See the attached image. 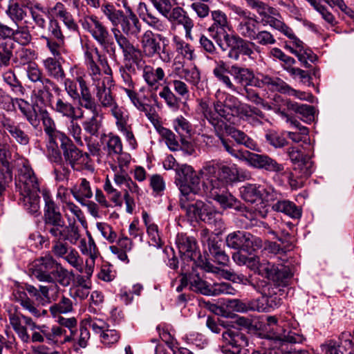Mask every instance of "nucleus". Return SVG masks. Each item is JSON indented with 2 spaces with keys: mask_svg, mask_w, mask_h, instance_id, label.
<instances>
[{
  "mask_svg": "<svg viewBox=\"0 0 354 354\" xmlns=\"http://www.w3.org/2000/svg\"><path fill=\"white\" fill-rule=\"evenodd\" d=\"M207 197L216 201L223 208L243 211L239 201L227 191V185L241 180L238 168L221 163H207L201 169Z\"/></svg>",
  "mask_w": 354,
  "mask_h": 354,
  "instance_id": "f257e3e1",
  "label": "nucleus"
},
{
  "mask_svg": "<svg viewBox=\"0 0 354 354\" xmlns=\"http://www.w3.org/2000/svg\"><path fill=\"white\" fill-rule=\"evenodd\" d=\"M198 109L203 113L204 118L213 126L216 135L218 136L221 141V145L223 149L226 151V148L223 141H227L232 144L234 149L242 150L239 149L236 145L230 139L226 138L223 136V133L226 135L231 136L237 145L245 146L246 148L253 150L259 151V147L255 141L250 138L243 131L236 129L234 127L228 124L224 120L218 119L211 109L208 106V103L204 101H201L198 104Z\"/></svg>",
  "mask_w": 354,
  "mask_h": 354,
  "instance_id": "f03ea898",
  "label": "nucleus"
},
{
  "mask_svg": "<svg viewBox=\"0 0 354 354\" xmlns=\"http://www.w3.org/2000/svg\"><path fill=\"white\" fill-rule=\"evenodd\" d=\"M31 269L32 275L39 281L48 284L56 283L63 287H67L71 283L70 272L51 254H48L37 259Z\"/></svg>",
  "mask_w": 354,
  "mask_h": 354,
  "instance_id": "7ed1b4c3",
  "label": "nucleus"
},
{
  "mask_svg": "<svg viewBox=\"0 0 354 354\" xmlns=\"http://www.w3.org/2000/svg\"><path fill=\"white\" fill-rule=\"evenodd\" d=\"M230 73L239 84L245 87L252 85L258 87L267 86L270 90L279 92H287L290 89L289 86L279 77L259 74L255 78L251 69L237 64L231 66Z\"/></svg>",
  "mask_w": 354,
  "mask_h": 354,
  "instance_id": "20e7f679",
  "label": "nucleus"
},
{
  "mask_svg": "<svg viewBox=\"0 0 354 354\" xmlns=\"http://www.w3.org/2000/svg\"><path fill=\"white\" fill-rule=\"evenodd\" d=\"M167 39L160 34H156L150 30L143 32L140 39V63L143 57L152 59L158 57L164 63H169L173 57V53L165 43Z\"/></svg>",
  "mask_w": 354,
  "mask_h": 354,
  "instance_id": "39448f33",
  "label": "nucleus"
},
{
  "mask_svg": "<svg viewBox=\"0 0 354 354\" xmlns=\"http://www.w3.org/2000/svg\"><path fill=\"white\" fill-rule=\"evenodd\" d=\"M223 142L228 154L239 161L246 162L251 167L274 173H281L284 170L283 164L279 163L267 154L252 153L248 150H236L231 142L225 140Z\"/></svg>",
  "mask_w": 354,
  "mask_h": 354,
  "instance_id": "423d86ee",
  "label": "nucleus"
},
{
  "mask_svg": "<svg viewBox=\"0 0 354 354\" xmlns=\"http://www.w3.org/2000/svg\"><path fill=\"white\" fill-rule=\"evenodd\" d=\"M44 201V221L46 230L54 238L63 236L64 220L49 191L42 190Z\"/></svg>",
  "mask_w": 354,
  "mask_h": 354,
  "instance_id": "0eeeda50",
  "label": "nucleus"
},
{
  "mask_svg": "<svg viewBox=\"0 0 354 354\" xmlns=\"http://www.w3.org/2000/svg\"><path fill=\"white\" fill-rule=\"evenodd\" d=\"M83 29L89 32L93 38L108 53L115 55L116 47L108 28L94 15H86L80 21Z\"/></svg>",
  "mask_w": 354,
  "mask_h": 354,
  "instance_id": "6e6552de",
  "label": "nucleus"
},
{
  "mask_svg": "<svg viewBox=\"0 0 354 354\" xmlns=\"http://www.w3.org/2000/svg\"><path fill=\"white\" fill-rule=\"evenodd\" d=\"M175 170V182L182 194L181 197H189L190 194H205L203 182L201 183L199 174L192 167L183 165Z\"/></svg>",
  "mask_w": 354,
  "mask_h": 354,
  "instance_id": "1a4fd4ad",
  "label": "nucleus"
},
{
  "mask_svg": "<svg viewBox=\"0 0 354 354\" xmlns=\"http://www.w3.org/2000/svg\"><path fill=\"white\" fill-rule=\"evenodd\" d=\"M16 106L30 125L37 127L39 124L37 113L28 101L21 97H12L0 86V109L12 112L15 111Z\"/></svg>",
  "mask_w": 354,
  "mask_h": 354,
  "instance_id": "9d476101",
  "label": "nucleus"
},
{
  "mask_svg": "<svg viewBox=\"0 0 354 354\" xmlns=\"http://www.w3.org/2000/svg\"><path fill=\"white\" fill-rule=\"evenodd\" d=\"M221 350L223 354H247L248 339L239 328H223Z\"/></svg>",
  "mask_w": 354,
  "mask_h": 354,
  "instance_id": "9b49d317",
  "label": "nucleus"
},
{
  "mask_svg": "<svg viewBox=\"0 0 354 354\" xmlns=\"http://www.w3.org/2000/svg\"><path fill=\"white\" fill-rule=\"evenodd\" d=\"M176 243L181 255L194 261L196 266L207 272H215L214 266L207 259L201 257L194 237L178 234Z\"/></svg>",
  "mask_w": 354,
  "mask_h": 354,
  "instance_id": "f8f14e48",
  "label": "nucleus"
},
{
  "mask_svg": "<svg viewBox=\"0 0 354 354\" xmlns=\"http://www.w3.org/2000/svg\"><path fill=\"white\" fill-rule=\"evenodd\" d=\"M187 277L189 289L205 295H235L236 292L228 283H216L211 286L195 272L189 273Z\"/></svg>",
  "mask_w": 354,
  "mask_h": 354,
  "instance_id": "ddd939ff",
  "label": "nucleus"
},
{
  "mask_svg": "<svg viewBox=\"0 0 354 354\" xmlns=\"http://www.w3.org/2000/svg\"><path fill=\"white\" fill-rule=\"evenodd\" d=\"M57 138L60 141V149L65 162L73 169H79L87 162L88 153L80 150L68 136L63 132H59Z\"/></svg>",
  "mask_w": 354,
  "mask_h": 354,
  "instance_id": "4468645a",
  "label": "nucleus"
},
{
  "mask_svg": "<svg viewBox=\"0 0 354 354\" xmlns=\"http://www.w3.org/2000/svg\"><path fill=\"white\" fill-rule=\"evenodd\" d=\"M273 340V349H279L282 354H310L306 349L298 348L295 344H301L304 341L302 335L284 330L283 333H274L271 336Z\"/></svg>",
  "mask_w": 354,
  "mask_h": 354,
  "instance_id": "2eb2a0df",
  "label": "nucleus"
},
{
  "mask_svg": "<svg viewBox=\"0 0 354 354\" xmlns=\"http://www.w3.org/2000/svg\"><path fill=\"white\" fill-rule=\"evenodd\" d=\"M111 168L114 171L113 180L115 183L124 189V200L127 206V212L132 213L135 207V201L131 194L139 196L140 194V189L138 185L133 181L128 174L127 171H119L115 165H111Z\"/></svg>",
  "mask_w": 354,
  "mask_h": 354,
  "instance_id": "dca6fc26",
  "label": "nucleus"
},
{
  "mask_svg": "<svg viewBox=\"0 0 354 354\" xmlns=\"http://www.w3.org/2000/svg\"><path fill=\"white\" fill-rule=\"evenodd\" d=\"M223 41L225 44V48L229 50L227 57L233 61H239L241 55H245L250 59H254V52L252 46H255L252 41L244 39L236 34L226 35Z\"/></svg>",
  "mask_w": 354,
  "mask_h": 354,
  "instance_id": "f3484780",
  "label": "nucleus"
},
{
  "mask_svg": "<svg viewBox=\"0 0 354 354\" xmlns=\"http://www.w3.org/2000/svg\"><path fill=\"white\" fill-rule=\"evenodd\" d=\"M228 7L233 13L240 18L236 27L239 34L242 37L252 40L258 30L259 21L256 16L252 15L250 11L235 4H229Z\"/></svg>",
  "mask_w": 354,
  "mask_h": 354,
  "instance_id": "a211bd4d",
  "label": "nucleus"
},
{
  "mask_svg": "<svg viewBox=\"0 0 354 354\" xmlns=\"http://www.w3.org/2000/svg\"><path fill=\"white\" fill-rule=\"evenodd\" d=\"M226 245L232 249L242 250L251 253L262 247V240L249 232L236 231L229 234L225 239Z\"/></svg>",
  "mask_w": 354,
  "mask_h": 354,
  "instance_id": "6ab92c4d",
  "label": "nucleus"
},
{
  "mask_svg": "<svg viewBox=\"0 0 354 354\" xmlns=\"http://www.w3.org/2000/svg\"><path fill=\"white\" fill-rule=\"evenodd\" d=\"M211 18L213 22L207 28V32L221 49L225 51L222 37L225 39L226 35H230L227 30L230 29V21L226 13L219 9L211 11Z\"/></svg>",
  "mask_w": 354,
  "mask_h": 354,
  "instance_id": "aec40b11",
  "label": "nucleus"
},
{
  "mask_svg": "<svg viewBox=\"0 0 354 354\" xmlns=\"http://www.w3.org/2000/svg\"><path fill=\"white\" fill-rule=\"evenodd\" d=\"M10 325L22 342L29 339L28 329L32 328L35 321L31 317L22 314L17 307L10 306L6 309Z\"/></svg>",
  "mask_w": 354,
  "mask_h": 354,
  "instance_id": "412c9836",
  "label": "nucleus"
},
{
  "mask_svg": "<svg viewBox=\"0 0 354 354\" xmlns=\"http://www.w3.org/2000/svg\"><path fill=\"white\" fill-rule=\"evenodd\" d=\"M111 32L119 49L121 50L123 60L125 62L135 64L136 67L140 66V48L134 45L129 38V35H124L120 30L117 28H111Z\"/></svg>",
  "mask_w": 354,
  "mask_h": 354,
  "instance_id": "4be33fe9",
  "label": "nucleus"
},
{
  "mask_svg": "<svg viewBox=\"0 0 354 354\" xmlns=\"http://www.w3.org/2000/svg\"><path fill=\"white\" fill-rule=\"evenodd\" d=\"M53 241L51 252L57 258L65 260L71 266L77 271H82V258L78 251L70 246L62 237L55 238Z\"/></svg>",
  "mask_w": 354,
  "mask_h": 354,
  "instance_id": "5701e85b",
  "label": "nucleus"
},
{
  "mask_svg": "<svg viewBox=\"0 0 354 354\" xmlns=\"http://www.w3.org/2000/svg\"><path fill=\"white\" fill-rule=\"evenodd\" d=\"M190 197H180V207L185 212L187 217L193 220H201L205 223L208 221L214 210L212 208L202 201L189 202Z\"/></svg>",
  "mask_w": 354,
  "mask_h": 354,
  "instance_id": "b1692460",
  "label": "nucleus"
},
{
  "mask_svg": "<svg viewBox=\"0 0 354 354\" xmlns=\"http://www.w3.org/2000/svg\"><path fill=\"white\" fill-rule=\"evenodd\" d=\"M259 274L272 281L278 286H286L288 279L291 277L288 268L283 265H275L266 259H262Z\"/></svg>",
  "mask_w": 354,
  "mask_h": 354,
  "instance_id": "393cba45",
  "label": "nucleus"
},
{
  "mask_svg": "<svg viewBox=\"0 0 354 354\" xmlns=\"http://www.w3.org/2000/svg\"><path fill=\"white\" fill-rule=\"evenodd\" d=\"M260 186L254 184H248L240 189L242 198L247 203L256 205L251 207L255 217L265 218L268 210L261 198Z\"/></svg>",
  "mask_w": 354,
  "mask_h": 354,
  "instance_id": "a878e982",
  "label": "nucleus"
},
{
  "mask_svg": "<svg viewBox=\"0 0 354 354\" xmlns=\"http://www.w3.org/2000/svg\"><path fill=\"white\" fill-rule=\"evenodd\" d=\"M16 188L19 194L39 193V183L32 168L28 164H24L19 169Z\"/></svg>",
  "mask_w": 354,
  "mask_h": 354,
  "instance_id": "bb28decb",
  "label": "nucleus"
},
{
  "mask_svg": "<svg viewBox=\"0 0 354 354\" xmlns=\"http://www.w3.org/2000/svg\"><path fill=\"white\" fill-rule=\"evenodd\" d=\"M81 107L89 111L92 116L82 122V127L86 133L90 136H97L100 129L102 127V115L98 110V105L95 99L85 97L81 103Z\"/></svg>",
  "mask_w": 354,
  "mask_h": 354,
  "instance_id": "cd10ccee",
  "label": "nucleus"
},
{
  "mask_svg": "<svg viewBox=\"0 0 354 354\" xmlns=\"http://www.w3.org/2000/svg\"><path fill=\"white\" fill-rule=\"evenodd\" d=\"M63 82L64 90L68 95L74 100H78V104L80 106L85 96L94 99L86 82L82 76L77 77L76 82L65 77Z\"/></svg>",
  "mask_w": 354,
  "mask_h": 354,
  "instance_id": "c85d7f7f",
  "label": "nucleus"
},
{
  "mask_svg": "<svg viewBox=\"0 0 354 354\" xmlns=\"http://www.w3.org/2000/svg\"><path fill=\"white\" fill-rule=\"evenodd\" d=\"M313 171V162L308 157L304 156V159L295 165L293 171L288 175L290 187L295 189L301 187L304 179L308 178Z\"/></svg>",
  "mask_w": 354,
  "mask_h": 354,
  "instance_id": "c756f323",
  "label": "nucleus"
},
{
  "mask_svg": "<svg viewBox=\"0 0 354 354\" xmlns=\"http://www.w3.org/2000/svg\"><path fill=\"white\" fill-rule=\"evenodd\" d=\"M137 68L142 71V77L150 91H157L160 86V82L165 78V72L162 67L154 68L147 64L145 61L140 63V66Z\"/></svg>",
  "mask_w": 354,
  "mask_h": 354,
  "instance_id": "7c9ffc66",
  "label": "nucleus"
},
{
  "mask_svg": "<svg viewBox=\"0 0 354 354\" xmlns=\"http://www.w3.org/2000/svg\"><path fill=\"white\" fill-rule=\"evenodd\" d=\"M4 129L19 145H27L30 142V136L26 131L28 128L26 123H16L9 118H4L1 122Z\"/></svg>",
  "mask_w": 354,
  "mask_h": 354,
  "instance_id": "2f4dec72",
  "label": "nucleus"
},
{
  "mask_svg": "<svg viewBox=\"0 0 354 354\" xmlns=\"http://www.w3.org/2000/svg\"><path fill=\"white\" fill-rule=\"evenodd\" d=\"M166 18L173 24L183 26L185 31L186 38L192 39V30L194 27V21L183 8H174Z\"/></svg>",
  "mask_w": 354,
  "mask_h": 354,
  "instance_id": "473e14b6",
  "label": "nucleus"
},
{
  "mask_svg": "<svg viewBox=\"0 0 354 354\" xmlns=\"http://www.w3.org/2000/svg\"><path fill=\"white\" fill-rule=\"evenodd\" d=\"M26 290L30 295L35 297L36 300L44 305L45 303H50L51 299H55L50 296V292L57 294L60 290L59 286L56 283H53L47 286H39V289L34 286L26 285Z\"/></svg>",
  "mask_w": 354,
  "mask_h": 354,
  "instance_id": "72a5a7b5",
  "label": "nucleus"
},
{
  "mask_svg": "<svg viewBox=\"0 0 354 354\" xmlns=\"http://www.w3.org/2000/svg\"><path fill=\"white\" fill-rule=\"evenodd\" d=\"M279 115L287 123H289L290 125L295 129L293 131H287L286 134L288 137L295 142H299L301 141L306 142L308 135V128L302 126L299 121L288 115L284 111H279Z\"/></svg>",
  "mask_w": 354,
  "mask_h": 354,
  "instance_id": "f704fd0d",
  "label": "nucleus"
},
{
  "mask_svg": "<svg viewBox=\"0 0 354 354\" xmlns=\"http://www.w3.org/2000/svg\"><path fill=\"white\" fill-rule=\"evenodd\" d=\"M32 329H39L41 336L44 337V342H46L49 344H60V339L66 333V330L57 325L49 328L46 324H37L34 322Z\"/></svg>",
  "mask_w": 354,
  "mask_h": 354,
  "instance_id": "c9c22d12",
  "label": "nucleus"
},
{
  "mask_svg": "<svg viewBox=\"0 0 354 354\" xmlns=\"http://www.w3.org/2000/svg\"><path fill=\"white\" fill-rule=\"evenodd\" d=\"M50 109L56 114L66 118H77L75 107L64 97L57 95L55 100L49 102Z\"/></svg>",
  "mask_w": 354,
  "mask_h": 354,
  "instance_id": "e433bc0d",
  "label": "nucleus"
},
{
  "mask_svg": "<svg viewBox=\"0 0 354 354\" xmlns=\"http://www.w3.org/2000/svg\"><path fill=\"white\" fill-rule=\"evenodd\" d=\"M48 14L53 19H59L71 30H74L77 27L73 15L62 2H57L53 7L48 8Z\"/></svg>",
  "mask_w": 354,
  "mask_h": 354,
  "instance_id": "4c0bfd02",
  "label": "nucleus"
},
{
  "mask_svg": "<svg viewBox=\"0 0 354 354\" xmlns=\"http://www.w3.org/2000/svg\"><path fill=\"white\" fill-rule=\"evenodd\" d=\"M94 88L100 112L101 108L111 109L118 104L111 88L107 87L105 83L94 86Z\"/></svg>",
  "mask_w": 354,
  "mask_h": 354,
  "instance_id": "58836bf2",
  "label": "nucleus"
},
{
  "mask_svg": "<svg viewBox=\"0 0 354 354\" xmlns=\"http://www.w3.org/2000/svg\"><path fill=\"white\" fill-rule=\"evenodd\" d=\"M15 300L24 310L28 312L35 318L38 319L46 317L48 314L46 310L39 308L38 305L29 298L25 292L18 291L15 295Z\"/></svg>",
  "mask_w": 354,
  "mask_h": 354,
  "instance_id": "ea45409f",
  "label": "nucleus"
},
{
  "mask_svg": "<svg viewBox=\"0 0 354 354\" xmlns=\"http://www.w3.org/2000/svg\"><path fill=\"white\" fill-rule=\"evenodd\" d=\"M120 31L124 35L136 36L141 30V25L138 18L133 12L128 15L123 14L120 19Z\"/></svg>",
  "mask_w": 354,
  "mask_h": 354,
  "instance_id": "a19ab883",
  "label": "nucleus"
},
{
  "mask_svg": "<svg viewBox=\"0 0 354 354\" xmlns=\"http://www.w3.org/2000/svg\"><path fill=\"white\" fill-rule=\"evenodd\" d=\"M35 24L39 28L45 29L46 26V16L48 14V8L39 2L28 3L26 6Z\"/></svg>",
  "mask_w": 354,
  "mask_h": 354,
  "instance_id": "79ce46f5",
  "label": "nucleus"
},
{
  "mask_svg": "<svg viewBox=\"0 0 354 354\" xmlns=\"http://www.w3.org/2000/svg\"><path fill=\"white\" fill-rule=\"evenodd\" d=\"M240 118L246 121L253 127L263 125L264 122L268 121L265 113L255 106L247 104L245 109L242 110V114Z\"/></svg>",
  "mask_w": 354,
  "mask_h": 354,
  "instance_id": "37998d69",
  "label": "nucleus"
},
{
  "mask_svg": "<svg viewBox=\"0 0 354 354\" xmlns=\"http://www.w3.org/2000/svg\"><path fill=\"white\" fill-rule=\"evenodd\" d=\"M40 86L37 88V95L42 99H46L48 102L53 100V92L55 95H61L62 90L52 80L45 77L40 82Z\"/></svg>",
  "mask_w": 354,
  "mask_h": 354,
  "instance_id": "c03bdc74",
  "label": "nucleus"
},
{
  "mask_svg": "<svg viewBox=\"0 0 354 354\" xmlns=\"http://www.w3.org/2000/svg\"><path fill=\"white\" fill-rule=\"evenodd\" d=\"M285 105L288 111L298 114L304 122H310L314 120L315 109L313 106L290 100L287 101Z\"/></svg>",
  "mask_w": 354,
  "mask_h": 354,
  "instance_id": "a18cd8bd",
  "label": "nucleus"
},
{
  "mask_svg": "<svg viewBox=\"0 0 354 354\" xmlns=\"http://www.w3.org/2000/svg\"><path fill=\"white\" fill-rule=\"evenodd\" d=\"M250 285L252 286L263 297H266L268 301L270 299L278 301L277 307L281 304V299L277 295L279 286L277 283L272 284L266 281L262 280L257 283L250 281Z\"/></svg>",
  "mask_w": 354,
  "mask_h": 354,
  "instance_id": "49530a36",
  "label": "nucleus"
},
{
  "mask_svg": "<svg viewBox=\"0 0 354 354\" xmlns=\"http://www.w3.org/2000/svg\"><path fill=\"white\" fill-rule=\"evenodd\" d=\"M44 69L49 77L58 82H62L66 74L58 59L47 57L43 61Z\"/></svg>",
  "mask_w": 354,
  "mask_h": 354,
  "instance_id": "de8ad7c7",
  "label": "nucleus"
},
{
  "mask_svg": "<svg viewBox=\"0 0 354 354\" xmlns=\"http://www.w3.org/2000/svg\"><path fill=\"white\" fill-rule=\"evenodd\" d=\"M274 211L283 213L292 218H299L301 216V209L293 202L288 200L277 201L272 206Z\"/></svg>",
  "mask_w": 354,
  "mask_h": 354,
  "instance_id": "09e8293b",
  "label": "nucleus"
},
{
  "mask_svg": "<svg viewBox=\"0 0 354 354\" xmlns=\"http://www.w3.org/2000/svg\"><path fill=\"white\" fill-rule=\"evenodd\" d=\"M3 82L9 87L10 92L17 96H23L26 89L15 72L9 69L2 75Z\"/></svg>",
  "mask_w": 354,
  "mask_h": 354,
  "instance_id": "8fccbe9b",
  "label": "nucleus"
},
{
  "mask_svg": "<svg viewBox=\"0 0 354 354\" xmlns=\"http://www.w3.org/2000/svg\"><path fill=\"white\" fill-rule=\"evenodd\" d=\"M57 318V322L59 324L58 326L62 328H67L70 331V335H65L62 336V339H60V344H64L66 343L71 342L75 341V336L77 333V321L75 317L65 318L61 315H59Z\"/></svg>",
  "mask_w": 354,
  "mask_h": 354,
  "instance_id": "3c124183",
  "label": "nucleus"
},
{
  "mask_svg": "<svg viewBox=\"0 0 354 354\" xmlns=\"http://www.w3.org/2000/svg\"><path fill=\"white\" fill-rule=\"evenodd\" d=\"M172 42L176 53L178 55H181L184 59L189 61L194 60L196 58L194 48L180 37L174 35L172 37Z\"/></svg>",
  "mask_w": 354,
  "mask_h": 354,
  "instance_id": "603ef678",
  "label": "nucleus"
},
{
  "mask_svg": "<svg viewBox=\"0 0 354 354\" xmlns=\"http://www.w3.org/2000/svg\"><path fill=\"white\" fill-rule=\"evenodd\" d=\"M100 8L102 13L111 24L112 28H118L120 19L124 13V11L117 9L112 3L108 1H104Z\"/></svg>",
  "mask_w": 354,
  "mask_h": 354,
  "instance_id": "864d4df0",
  "label": "nucleus"
},
{
  "mask_svg": "<svg viewBox=\"0 0 354 354\" xmlns=\"http://www.w3.org/2000/svg\"><path fill=\"white\" fill-rule=\"evenodd\" d=\"M20 196L19 203L28 213L31 214L39 213L40 205L38 193L20 194Z\"/></svg>",
  "mask_w": 354,
  "mask_h": 354,
  "instance_id": "5fc2aeb1",
  "label": "nucleus"
},
{
  "mask_svg": "<svg viewBox=\"0 0 354 354\" xmlns=\"http://www.w3.org/2000/svg\"><path fill=\"white\" fill-rule=\"evenodd\" d=\"M6 14L8 17L16 24L23 21L27 16V12L24 6L13 0L9 1Z\"/></svg>",
  "mask_w": 354,
  "mask_h": 354,
  "instance_id": "6e6d98bb",
  "label": "nucleus"
},
{
  "mask_svg": "<svg viewBox=\"0 0 354 354\" xmlns=\"http://www.w3.org/2000/svg\"><path fill=\"white\" fill-rule=\"evenodd\" d=\"M285 48L295 55L304 67L309 68L310 66L309 62L313 63L317 60V55L312 50H297L292 44L290 45L287 43L285 44Z\"/></svg>",
  "mask_w": 354,
  "mask_h": 354,
  "instance_id": "4d7b16f0",
  "label": "nucleus"
},
{
  "mask_svg": "<svg viewBox=\"0 0 354 354\" xmlns=\"http://www.w3.org/2000/svg\"><path fill=\"white\" fill-rule=\"evenodd\" d=\"M73 304L71 299L62 296L57 303H55L49 308V311L53 317L56 318L62 314H67L73 312Z\"/></svg>",
  "mask_w": 354,
  "mask_h": 354,
  "instance_id": "13d9d810",
  "label": "nucleus"
},
{
  "mask_svg": "<svg viewBox=\"0 0 354 354\" xmlns=\"http://www.w3.org/2000/svg\"><path fill=\"white\" fill-rule=\"evenodd\" d=\"M201 241L205 247H207L210 254L216 253L221 250L219 241L216 234H213L207 229H203L200 232Z\"/></svg>",
  "mask_w": 354,
  "mask_h": 354,
  "instance_id": "bf43d9fd",
  "label": "nucleus"
},
{
  "mask_svg": "<svg viewBox=\"0 0 354 354\" xmlns=\"http://www.w3.org/2000/svg\"><path fill=\"white\" fill-rule=\"evenodd\" d=\"M140 9L142 12H144L145 10V14L142 19L149 26L160 32L165 31L167 29V25L156 16L153 15L145 3H140Z\"/></svg>",
  "mask_w": 354,
  "mask_h": 354,
  "instance_id": "052dcab7",
  "label": "nucleus"
},
{
  "mask_svg": "<svg viewBox=\"0 0 354 354\" xmlns=\"http://www.w3.org/2000/svg\"><path fill=\"white\" fill-rule=\"evenodd\" d=\"M247 5L252 9L257 10V13L263 17V19H267L270 15H279L277 10L269 6L265 2L260 0H245Z\"/></svg>",
  "mask_w": 354,
  "mask_h": 354,
  "instance_id": "680f3d73",
  "label": "nucleus"
},
{
  "mask_svg": "<svg viewBox=\"0 0 354 354\" xmlns=\"http://www.w3.org/2000/svg\"><path fill=\"white\" fill-rule=\"evenodd\" d=\"M71 193L78 202H82L86 198H91L93 196L90 183L86 178H82L79 185H74L71 189Z\"/></svg>",
  "mask_w": 354,
  "mask_h": 354,
  "instance_id": "e2e57ef3",
  "label": "nucleus"
},
{
  "mask_svg": "<svg viewBox=\"0 0 354 354\" xmlns=\"http://www.w3.org/2000/svg\"><path fill=\"white\" fill-rule=\"evenodd\" d=\"M17 25V28L13 29V32L11 34L10 39L21 46H25L28 45L31 43L32 39L29 28L26 26Z\"/></svg>",
  "mask_w": 354,
  "mask_h": 354,
  "instance_id": "0e129e2a",
  "label": "nucleus"
},
{
  "mask_svg": "<svg viewBox=\"0 0 354 354\" xmlns=\"http://www.w3.org/2000/svg\"><path fill=\"white\" fill-rule=\"evenodd\" d=\"M119 73L122 80L124 88H135L136 84L131 77V73H136V68L131 62H126L124 65L119 67Z\"/></svg>",
  "mask_w": 354,
  "mask_h": 354,
  "instance_id": "69168bd1",
  "label": "nucleus"
},
{
  "mask_svg": "<svg viewBox=\"0 0 354 354\" xmlns=\"http://www.w3.org/2000/svg\"><path fill=\"white\" fill-rule=\"evenodd\" d=\"M14 44L9 41L0 40V67H8L13 57Z\"/></svg>",
  "mask_w": 354,
  "mask_h": 354,
  "instance_id": "338daca9",
  "label": "nucleus"
},
{
  "mask_svg": "<svg viewBox=\"0 0 354 354\" xmlns=\"http://www.w3.org/2000/svg\"><path fill=\"white\" fill-rule=\"evenodd\" d=\"M277 302L278 301L274 299L268 301L266 297L261 296L260 298L250 301L249 308L250 310L253 311L267 312L270 308H277Z\"/></svg>",
  "mask_w": 354,
  "mask_h": 354,
  "instance_id": "774afa93",
  "label": "nucleus"
}]
</instances>
